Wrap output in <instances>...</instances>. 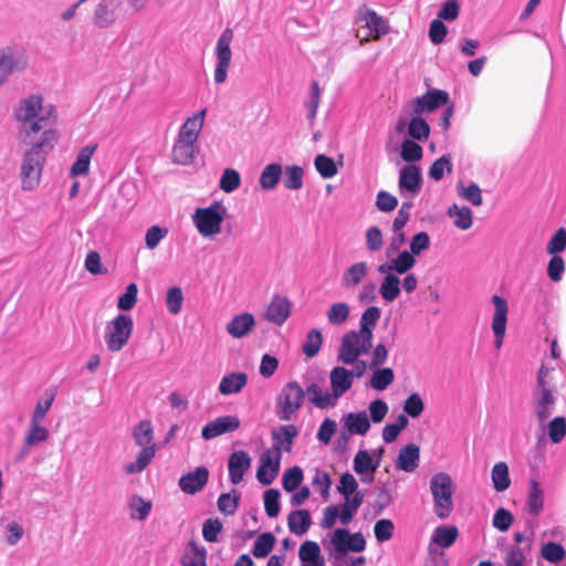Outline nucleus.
I'll list each match as a JSON object with an SVG mask.
<instances>
[{
  "label": "nucleus",
  "instance_id": "f257e3e1",
  "mask_svg": "<svg viewBox=\"0 0 566 566\" xmlns=\"http://www.w3.org/2000/svg\"><path fill=\"white\" fill-rule=\"evenodd\" d=\"M12 119L20 134L31 137L45 129L55 128L56 107L40 92L21 96L12 106Z\"/></svg>",
  "mask_w": 566,
  "mask_h": 566
},
{
  "label": "nucleus",
  "instance_id": "f03ea898",
  "mask_svg": "<svg viewBox=\"0 0 566 566\" xmlns=\"http://www.w3.org/2000/svg\"><path fill=\"white\" fill-rule=\"evenodd\" d=\"M60 139L56 128H49L40 134L39 139L23 154L20 166L21 188L32 191L40 185L48 154L54 149Z\"/></svg>",
  "mask_w": 566,
  "mask_h": 566
},
{
  "label": "nucleus",
  "instance_id": "7ed1b4c3",
  "mask_svg": "<svg viewBox=\"0 0 566 566\" xmlns=\"http://www.w3.org/2000/svg\"><path fill=\"white\" fill-rule=\"evenodd\" d=\"M133 439L140 450L134 461L124 465V472L128 475L138 474L146 470L158 450L154 441V428L149 420H142L134 427Z\"/></svg>",
  "mask_w": 566,
  "mask_h": 566
},
{
  "label": "nucleus",
  "instance_id": "20e7f679",
  "mask_svg": "<svg viewBox=\"0 0 566 566\" xmlns=\"http://www.w3.org/2000/svg\"><path fill=\"white\" fill-rule=\"evenodd\" d=\"M228 214L221 201H212L208 207L195 209L191 220L202 238L213 239L222 232V224Z\"/></svg>",
  "mask_w": 566,
  "mask_h": 566
},
{
  "label": "nucleus",
  "instance_id": "39448f33",
  "mask_svg": "<svg viewBox=\"0 0 566 566\" xmlns=\"http://www.w3.org/2000/svg\"><path fill=\"white\" fill-rule=\"evenodd\" d=\"M551 370L544 365L537 373V386L533 392L532 407L537 420L543 423L553 413L556 403L554 386L548 379Z\"/></svg>",
  "mask_w": 566,
  "mask_h": 566
},
{
  "label": "nucleus",
  "instance_id": "423d86ee",
  "mask_svg": "<svg viewBox=\"0 0 566 566\" xmlns=\"http://www.w3.org/2000/svg\"><path fill=\"white\" fill-rule=\"evenodd\" d=\"M430 492L433 497V511L436 515L446 520L453 511V482L448 473L439 472L430 479Z\"/></svg>",
  "mask_w": 566,
  "mask_h": 566
},
{
  "label": "nucleus",
  "instance_id": "0eeeda50",
  "mask_svg": "<svg viewBox=\"0 0 566 566\" xmlns=\"http://www.w3.org/2000/svg\"><path fill=\"white\" fill-rule=\"evenodd\" d=\"M134 321L129 314L119 313L105 326L104 340L111 353L120 352L129 342Z\"/></svg>",
  "mask_w": 566,
  "mask_h": 566
},
{
  "label": "nucleus",
  "instance_id": "6e6552de",
  "mask_svg": "<svg viewBox=\"0 0 566 566\" xmlns=\"http://www.w3.org/2000/svg\"><path fill=\"white\" fill-rule=\"evenodd\" d=\"M373 336L359 331H349L342 337L337 358L344 365H352L363 355L370 352L373 347Z\"/></svg>",
  "mask_w": 566,
  "mask_h": 566
},
{
  "label": "nucleus",
  "instance_id": "1a4fd4ad",
  "mask_svg": "<svg viewBox=\"0 0 566 566\" xmlns=\"http://www.w3.org/2000/svg\"><path fill=\"white\" fill-rule=\"evenodd\" d=\"M234 39V32L231 28H226L217 39L213 50L214 70L213 81L216 84H223L228 78L229 70L232 65L231 45Z\"/></svg>",
  "mask_w": 566,
  "mask_h": 566
},
{
  "label": "nucleus",
  "instance_id": "9d476101",
  "mask_svg": "<svg viewBox=\"0 0 566 566\" xmlns=\"http://www.w3.org/2000/svg\"><path fill=\"white\" fill-rule=\"evenodd\" d=\"M304 389L296 381L287 382L276 399V416L280 420H292L303 405Z\"/></svg>",
  "mask_w": 566,
  "mask_h": 566
},
{
  "label": "nucleus",
  "instance_id": "9b49d317",
  "mask_svg": "<svg viewBox=\"0 0 566 566\" xmlns=\"http://www.w3.org/2000/svg\"><path fill=\"white\" fill-rule=\"evenodd\" d=\"M364 497V493H356L353 500H344L340 504L326 506L323 512L321 526L329 530L337 521L343 525H348L363 504Z\"/></svg>",
  "mask_w": 566,
  "mask_h": 566
},
{
  "label": "nucleus",
  "instance_id": "f8f14e48",
  "mask_svg": "<svg viewBox=\"0 0 566 566\" xmlns=\"http://www.w3.org/2000/svg\"><path fill=\"white\" fill-rule=\"evenodd\" d=\"M357 23H361L356 31V36L359 38L360 41H368L370 39L378 40L388 32L386 20L367 7L359 8Z\"/></svg>",
  "mask_w": 566,
  "mask_h": 566
},
{
  "label": "nucleus",
  "instance_id": "ddd939ff",
  "mask_svg": "<svg viewBox=\"0 0 566 566\" xmlns=\"http://www.w3.org/2000/svg\"><path fill=\"white\" fill-rule=\"evenodd\" d=\"M384 449L365 450L360 449L356 452L353 460V470L359 475L363 483H373L375 473L380 467Z\"/></svg>",
  "mask_w": 566,
  "mask_h": 566
},
{
  "label": "nucleus",
  "instance_id": "4468645a",
  "mask_svg": "<svg viewBox=\"0 0 566 566\" xmlns=\"http://www.w3.org/2000/svg\"><path fill=\"white\" fill-rule=\"evenodd\" d=\"M493 305V314L491 319V328L494 335V347L500 349L503 346L509 318V302L501 295L494 294L491 297Z\"/></svg>",
  "mask_w": 566,
  "mask_h": 566
},
{
  "label": "nucleus",
  "instance_id": "2eb2a0df",
  "mask_svg": "<svg viewBox=\"0 0 566 566\" xmlns=\"http://www.w3.org/2000/svg\"><path fill=\"white\" fill-rule=\"evenodd\" d=\"M82 2H91L92 23L97 29H111L117 21V9L119 0H82Z\"/></svg>",
  "mask_w": 566,
  "mask_h": 566
},
{
  "label": "nucleus",
  "instance_id": "dca6fc26",
  "mask_svg": "<svg viewBox=\"0 0 566 566\" xmlns=\"http://www.w3.org/2000/svg\"><path fill=\"white\" fill-rule=\"evenodd\" d=\"M421 169L416 165H406L399 170L398 189L402 198L411 201L421 190Z\"/></svg>",
  "mask_w": 566,
  "mask_h": 566
},
{
  "label": "nucleus",
  "instance_id": "f3484780",
  "mask_svg": "<svg viewBox=\"0 0 566 566\" xmlns=\"http://www.w3.org/2000/svg\"><path fill=\"white\" fill-rule=\"evenodd\" d=\"M449 94L441 90H430L422 96L416 97L408 103L412 115L428 114L447 104Z\"/></svg>",
  "mask_w": 566,
  "mask_h": 566
},
{
  "label": "nucleus",
  "instance_id": "a211bd4d",
  "mask_svg": "<svg viewBox=\"0 0 566 566\" xmlns=\"http://www.w3.org/2000/svg\"><path fill=\"white\" fill-rule=\"evenodd\" d=\"M332 548L340 554L347 552H363L366 547V542L361 533L349 534L345 528H337L331 536Z\"/></svg>",
  "mask_w": 566,
  "mask_h": 566
},
{
  "label": "nucleus",
  "instance_id": "6ab92c4d",
  "mask_svg": "<svg viewBox=\"0 0 566 566\" xmlns=\"http://www.w3.org/2000/svg\"><path fill=\"white\" fill-rule=\"evenodd\" d=\"M282 455L277 450H264L260 455V465L256 470V479L263 485H270L276 479Z\"/></svg>",
  "mask_w": 566,
  "mask_h": 566
},
{
  "label": "nucleus",
  "instance_id": "aec40b11",
  "mask_svg": "<svg viewBox=\"0 0 566 566\" xmlns=\"http://www.w3.org/2000/svg\"><path fill=\"white\" fill-rule=\"evenodd\" d=\"M458 537L459 530L454 525H439L434 527L428 544L429 555H437L440 549L450 548Z\"/></svg>",
  "mask_w": 566,
  "mask_h": 566
},
{
  "label": "nucleus",
  "instance_id": "412c9836",
  "mask_svg": "<svg viewBox=\"0 0 566 566\" xmlns=\"http://www.w3.org/2000/svg\"><path fill=\"white\" fill-rule=\"evenodd\" d=\"M240 419L237 416H221L207 422L201 429L205 440H212L219 436L234 432L240 428Z\"/></svg>",
  "mask_w": 566,
  "mask_h": 566
},
{
  "label": "nucleus",
  "instance_id": "4be33fe9",
  "mask_svg": "<svg viewBox=\"0 0 566 566\" xmlns=\"http://www.w3.org/2000/svg\"><path fill=\"white\" fill-rule=\"evenodd\" d=\"M199 154L198 143L191 139L176 136L171 148V161L177 165H191Z\"/></svg>",
  "mask_w": 566,
  "mask_h": 566
},
{
  "label": "nucleus",
  "instance_id": "5701e85b",
  "mask_svg": "<svg viewBox=\"0 0 566 566\" xmlns=\"http://www.w3.org/2000/svg\"><path fill=\"white\" fill-rule=\"evenodd\" d=\"M292 313V303L285 296L274 295L264 310L263 317L275 325H283Z\"/></svg>",
  "mask_w": 566,
  "mask_h": 566
},
{
  "label": "nucleus",
  "instance_id": "b1692460",
  "mask_svg": "<svg viewBox=\"0 0 566 566\" xmlns=\"http://www.w3.org/2000/svg\"><path fill=\"white\" fill-rule=\"evenodd\" d=\"M252 458L244 450L233 451L228 460L229 480L232 484H240L244 474L251 469Z\"/></svg>",
  "mask_w": 566,
  "mask_h": 566
},
{
  "label": "nucleus",
  "instance_id": "393cba45",
  "mask_svg": "<svg viewBox=\"0 0 566 566\" xmlns=\"http://www.w3.org/2000/svg\"><path fill=\"white\" fill-rule=\"evenodd\" d=\"M417 260L412 253L407 250L398 253L396 258L389 259L378 266L379 273H394L395 275H403L416 265Z\"/></svg>",
  "mask_w": 566,
  "mask_h": 566
},
{
  "label": "nucleus",
  "instance_id": "a878e982",
  "mask_svg": "<svg viewBox=\"0 0 566 566\" xmlns=\"http://www.w3.org/2000/svg\"><path fill=\"white\" fill-rule=\"evenodd\" d=\"M331 394L338 403V400L344 396L353 386V374L342 366L334 367L329 373Z\"/></svg>",
  "mask_w": 566,
  "mask_h": 566
},
{
  "label": "nucleus",
  "instance_id": "bb28decb",
  "mask_svg": "<svg viewBox=\"0 0 566 566\" xmlns=\"http://www.w3.org/2000/svg\"><path fill=\"white\" fill-rule=\"evenodd\" d=\"M255 318L251 313L243 312L234 315L226 325L227 333L233 338L248 336L255 327Z\"/></svg>",
  "mask_w": 566,
  "mask_h": 566
},
{
  "label": "nucleus",
  "instance_id": "cd10ccee",
  "mask_svg": "<svg viewBox=\"0 0 566 566\" xmlns=\"http://www.w3.org/2000/svg\"><path fill=\"white\" fill-rule=\"evenodd\" d=\"M209 479V471L205 467H198L179 479V488L187 494H196L201 491Z\"/></svg>",
  "mask_w": 566,
  "mask_h": 566
},
{
  "label": "nucleus",
  "instance_id": "c85d7f7f",
  "mask_svg": "<svg viewBox=\"0 0 566 566\" xmlns=\"http://www.w3.org/2000/svg\"><path fill=\"white\" fill-rule=\"evenodd\" d=\"M420 462V448L415 443L402 447L397 455L395 467L399 471L413 472Z\"/></svg>",
  "mask_w": 566,
  "mask_h": 566
},
{
  "label": "nucleus",
  "instance_id": "c756f323",
  "mask_svg": "<svg viewBox=\"0 0 566 566\" xmlns=\"http://www.w3.org/2000/svg\"><path fill=\"white\" fill-rule=\"evenodd\" d=\"M344 430L350 436H366L370 430V420L366 411L349 412L342 418Z\"/></svg>",
  "mask_w": 566,
  "mask_h": 566
},
{
  "label": "nucleus",
  "instance_id": "7c9ffc66",
  "mask_svg": "<svg viewBox=\"0 0 566 566\" xmlns=\"http://www.w3.org/2000/svg\"><path fill=\"white\" fill-rule=\"evenodd\" d=\"M298 434V430L294 424H285L272 431L273 446L269 450H277V454L290 452L292 450L293 440Z\"/></svg>",
  "mask_w": 566,
  "mask_h": 566
},
{
  "label": "nucleus",
  "instance_id": "2f4dec72",
  "mask_svg": "<svg viewBox=\"0 0 566 566\" xmlns=\"http://www.w3.org/2000/svg\"><path fill=\"white\" fill-rule=\"evenodd\" d=\"M206 115L207 109L202 108L191 116H188L181 124L177 135L198 143L199 135L206 122Z\"/></svg>",
  "mask_w": 566,
  "mask_h": 566
},
{
  "label": "nucleus",
  "instance_id": "473e14b6",
  "mask_svg": "<svg viewBox=\"0 0 566 566\" xmlns=\"http://www.w3.org/2000/svg\"><path fill=\"white\" fill-rule=\"evenodd\" d=\"M21 62L13 49L0 48V88L8 82L11 74L20 70Z\"/></svg>",
  "mask_w": 566,
  "mask_h": 566
},
{
  "label": "nucleus",
  "instance_id": "72a5a7b5",
  "mask_svg": "<svg viewBox=\"0 0 566 566\" xmlns=\"http://www.w3.org/2000/svg\"><path fill=\"white\" fill-rule=\"evenodd\" d=\"M368 269V264L365 261L350 264L342 274V286L346 290L356 289L367 276Z\"/></svg>",
  "mask_w": 566,
  "mask_h": 566
},
{
  "label": "nucleus",
  "instance_id": "f704fd0d",
  "mask_svg": "<svg viewBox=\"0 0 566 566\" xmlns=\"http://www.w3.org/2000/svg\"><path fill=\"white\" fill-rule=\"evenodd\" d=\"M98 145L96 143L88 144L82 147L77 155L76 159L71 166L70 169V176L71 177H78V176H85L90 171L91 160L93 155L95 154Z\"/></svg>",
  "mask_w": 566,
  "mask_h": 566
},
{
  "label": "nucleus",
  "instance_id": "c9c22d12",
  "mask_svg": "<svg viewBox=\"0 0 566 566\" xmlns=\"http://www.w3.org/2000/svg\"><path fill=\"white\" fill-rule=\"evenodd\" d=\"M248 384V376L242 371H233L224 375L220 382L218 390L222 396H230L239 394Z\"/></svg>",
  "mask_w": 566,
  "mask_h": 566
},
{
  "label": "nucleus",
  "instance_id": "e433bc0d",
  "mask_svg": "<svg viewBox=\"0 0 566 566\" xmlns=\"http://www.w3.org/2000/svg\"><path fill=\"white\" fill-rule=\"evenodd\" d=\"M305 395L308 401L318 409L334 408L337 405L331 391L323 389L317 384H311L306 388Z\"/></svg>",
  "mask_w": 566,
  "mask_h": 566
},
{
  "label": "nucleus",
  "instance_id": "4c0bfd02",
  "mask_svg": "<svg viewBox=\"0 0 566 566\" xmlns=\"http://www.w3.org/2000/svg\"><path fill=\"white\" fill-rule=\"evenodd\" d=\"M545 494L539 483L535 480L530 482L527 499H526V511L533 516H537L544 509Z\"/></svg>",
  "mask_w": 566,
  "mask_h": 566
},
{
  "label": "nucleus",
  "instance_id": "58836bf2",
  "mask_svg": "<svg viewBox=\"0 0 566 566\" xmlns=\"http://www.w3.org/2000/svg\"><path fill=\"white\" fill-rule=\"evenodd\" d=\"M381 274L384 277L379 285V294L385 302L391 303L396 301L401 293L400 279L394 273L387 272Z\"/></svg>",
  "mask_w": 566,
  "mask_h": 566
},
{
  "label": "nucleus",
  "instance_id": "ea45409f",
  "mask_svg": "<svg viewBox=\"0 0 566 566\" xmlns=\"http://www.w3.org/2000/svg\"><path fill=\"white\" fill-rule=\"evenodd\" d=\"M283 175V168L281 164L271 163L266 165L259 177V185L262 190L271 191L280 182Z\"/></svg>",
  "mask_w": 566,
  "mask_h": 566
},
{
  "label": "nucleus",
  "instance_id": "a19ab883",
  "mask_svg": "<svg viewBox=\"0 0 566 566\" xmlns=\"http://www.w3.org/2000/svg\"><path fill=\"white\" fill-rule=\"evenodd\" d=\"M447 214L460 230H468L473 224V213L469 207L453 203L448 208Z\"/></svg>",
  "mask_w": 566,
  "mask_h": 566
},
{
  "label": "nucleus",
  "instance_id": "79ce46f5",
  "mask_svg": "<svg viewBox=\"0 0 566 566\" xmlns=\"http://www.w3.org/2000/svg\"><path fill=\"white\" fill-rule=\"evenodd\" d=\"M55 397L56 389L52 387L46 388L44 392L41 395V397L38 399L30 419L43 422L55 400Z\"/></svg>",
  "mask_w": 566,
  "mask_h": 566
},
{
  "label": "nucleus",
  "instance_id": "37998d69",
  "mask_svg": "<svg viewBox=\"0 0 566 566\" xmlns=\"http://www.w3.org/2000/svg\"><path fill=\"white\" fill-rule=\"evenodd\" d=\"M153 504L149 500L134 494L128 500L129 517L135 521H145L151 512Z\"/></svg>",
  "mask_w": 566,
  "mask_h": 566
},
{
  "label": "nucleus",
  "instance_id": "c03bdc74",
  "mask_svg": "<svg viewBox=\"0 0 566 566\" xmlns=\"http://www.w3.org/2000/svg\"><path fill=\"white\" fill-rule=\"evenodd\" d=\"M311 523V515L305 510L293 511L287 518L290 532L298 536L308 531Z\"/></svg>",
  "mask_w": 566,
  "mask_h": 566
},
{
  "label": "nucleus",
  "instance_id": "a18cd8bd",
  "mask_svg": "<svg viewBox=\"0 0 566 566\" xmlns=\"http://www.w3.org/2000/svg\"><path fill=\"white\" fill-rule=\"evenodd\" d=\"M207 551L203 546L190 542L181 558L182 566H207Z\"/></svg>",
  "mask_w": 566,
  "mask_h": 566
},
{
  "label": "nucleus",
  "instance_id": "49530a36",
  "mask_svg": "<svg viewBox=\"0 0 566 566\" xmlns=\"http://www.w3.org/2000/svg\"><path fill=\"white\" fill-rule=\"evenodd\" d=\"M491 480L495 491H506L511 485L509 465L502 461L495 463L491 471Z\"/></svg>",
  "mask_w": 566,
  "mask_h": 566
},
{
  "label": "nucleus",
  "instance_id": "de8ad7c7",
  "mask_svg": "<svg viewBox=\"0 0 566 566\" xmlns=\"http://www.w3.org/2000/svg\"><path fill=\"white\" fill-rule=\"evenodd\" d=\"M373 374L369 380V385L373 389L377 391H382L387 389L395 379V374L391 368L385 367V368H374L371 369Z\"/></svg>",
  "mask_w": 566,
  "mask_h": 566
},
{
  "label": "nucleus",
  "instance_id": "09e8293b",
  "mask_svg": "<svg viewBox=\"0 0 566 566\" xmlns=\"http://www.w3.org/2000/svg\"><path fill=\"white\" fill-rule=\"evenodd\" d=\"M457 192L462 199L475 207H480L483 202L481 189L475 182L465 184L464 181H459Z\"/></svg>",
  "mask_w": 566,
  "mask_h": 566
},
{
  "label": "nucleus",
  "instance_id": "8fccbe9b",
  "mask_svg": "<svg viewBox=\"0 0 566 566\" xmlns=\"http://www.w3.org/2000/svg\"><path fill=\"white\" fill-rule=\"evenodd\" d=\"M50 437L49 429L42 424V421L30 419L29 428L24 436V440L28 444L36 446L46 441Z\"/></svg>",
  "mask_w": 566,
  "mask_h": 566
},
{
  "label": "nucleus",
  "instance_id": "3c124183",
  "mask_svg": "<svg viewBox=\"0 0 566 566\" xmlns=\"http://www.w3.org/2000/svg\"><path fill=\"white\" fill-rule=\"evenodd\" d=\"M283 184L289 190H300L303 187L304 170L296 165L286 166L283 171Z\"/></svg>",
  "mask_w": 566,
  "mask_h": 566
},
{
  "label": "nucleus",
  "instance_id": "603ef678",
  "mask_svg": "<svg viewBox=\"0 0 566 566\" xmlns=\"http://www.w3.org/2000/svg\"><path fill=\"white\" fill-rule=\"evenodd\" d=\"M381 315L380 308L377 306H369L360 317L359 332L374 337V328Z\"/></svg>",
  "mask_w": 566,
  "mask_h": 566
},
{
  "label": "nucleus",
  "instance_id": "864d4df0",
  "mask_svg": "<svg viewBox=\"0 0 566 566\" xmlns=\"http://www.w3.org/2000/svg\"><path fill=\"white\" fill-rule=\"evenodd\" d=\"M430 134V126L421 117V115H415L408 124V135L416 140H426Z\"/></svg>",
  "mask_w": 566,
  "mask_h": 566
},
{
  "label": "nucleus",
  "instance_id": "5fc2aeb1",
  "mask_svg": "<svg viewBox=\"0 0 566 566\" xmlns=\"http://www.w3.org/2000/svg\"><path fill=\"white\" fill-rule=\"evenodd\" d=\"M541 557L551 564H558L566 557V551L562 544L547 542L541 548Z\"/></svg>",
  "mask_w": 566,
  "mask_h": 566
},
{
  "label": "nucleus",
  "instance_id": "6e6d98bb",
  "mask_svg": "<svg viewBox=\"0 0 566 566\" xmlns=\"http://www.w3.org/2000/svg\"><path fill=\"white\" fill-rule=\"evenodd\" d=\"M241 185V176L233 168H226L219 180V188L226 193L234 192Z\"/></svg>",
  "mask_w": 566,
  "mask_h": 566
},
{
  "label": "nucleus",
  "instance_id": "4d7b16f0",
  "mask_svg": "<svg viewBox=\"0 0 566 566\" xmlns=\"http://www.w3.org/2000/svg\"><path fill=\"white\" fill-rule=\"evenodd\" d=\"M400 156L406 163H416L423 156L422 147L412 139H405L401 143Z\"/></svg>",
  "mask_w": 566,
  "mask_h": 566
},
{
  "label": "nucleus",
  "instance_id": "13d9d810",
  "mask_svg": "<svg viewBox=\"0 0 566 566\" xmlns=\"http://www.w3.org/2000/svg\"><path fill=\"white\" fill-rule=\"evenodd\" d=\"M275 537L271 533H263L254 542L252 554L256 558L266 557L273 549Z\"/></svg>",
  "mask_w": 566,
  "mask_h": 566
},
{
  "label": "nucleus",
  "instance_id": "bf43d9fd",
  "mask_svg": "<svg viewBox=\"0 0 566 566\" xmlns=\"http://www.w3.org/2000/svg\"><path fill=\"white\" fill-rule=\"evenodd\" d=\"M240 493L233 490L229 493H222L218 499V509L224 515H233L238 510Z\"/></svg>",
  "mask_w": 566,
  "mask_h": 566
},
{
  "label": "nucleus",
  "instance_id": "052dcab7",
  "mask_svg": "<svg viewBox=\"0 0 566 566\" xmlns=\"http://www.w3.org/2000/svg\"><path fill=\"white\" fill-rule=\"evenodd\" d=\"M337 491L344 496V500H353L356 493H360L358 491L357 480L349 472H345L340 475Z\"/></svg>",
  "mask_w": 566,
  "mask_h": 566
},
{
  "label": "nucleus",
  "instance_id": "680f3d73",
  "mask_svg": "<svg viewBox=\"0 0 566 566\" xmlns=\"http://www.w3.org/2000/svg\"><path fill=\"white\" fill-rule=\"evenodd\" d=\"M350 308L344 302L334 303L326 313L327 321L332 325H342L349 317Z\"/></svg>",
  "mask_w": 566,
  "mask_h": 566
},
{
  "label": "nucleus",
  "instance_id": "e2e57ef3",
  "mask_svg": "<svg viewBox=\"0 0 566 566\" xmlns=\"http://www.w3.org/2000/svg\"><path fill=\"white\" fill-rule=\"evenodd\" d=\"M452 171V163L450 155H443L437 160L433 161L431 167L429 168V177L434 180L439 181L443 178L444 174H450Z\"/></svg>",
  "mask_w": 566,
  "mask_h": 566
},
{
  "label": "nucleus",
  "instance_id": "0e129e2a",
  "mask_svg": "<svg viewBox=\"0 0 566 566\" xmlns=\"http://www.w3.org/2000/svg\"><path fill=\"white\" fill-rule=\"evenodd\" d=\"M138 287L136 283H129L125 292L118 297L117 308L122 312L133 310L137 303Z\"/></svg>",
  "mask_w": 566,
  "mask_h": 566
},
{
  "label": "nucleus",
  "instance_id": "69168bd1",
  "mask_svg": "<svg viewBox=\"0 0 566 566\" xmlns=\"http://www.w3.org/2000/svg\"><path fill=\"white\" fill-rule=\"evenodd\" d=\"M317 172L325 179L334 177L338 169L333 158L326 155H317L314 159Z\"/></svg>",
  "mask_w": 566,
  "mask_h": 566
},
{
  "label": "nucleus",
  "instance_id": "338daca9",
  "mask_svg": "<svg viewBox=\"0 0 566 566\" xmlns=\"http://www.w3.org/2000/svg\"><path fill=\"white\" fill-rule=\"evenodd\" d=\"M184 304V293L178 286H172L167 290L166 305L170 314L177 315L181 312Z\"/></svg>",
  "mask_w": 566,
  "mask_h": 566
},
{
  "label": "nucleus",
  "instance_id": "774afa93",
  "mask_svg": "<svg viewBox=\"0 0 566 566\" xmlns=\"http://www.w3.org/2000/svg\"><path fill=\"white\" fill-rule=\"evenodd\" d=\"M304 479L303 471L300 467L287 469L282 478V485L286 492L295 491Z\"/></svg>",
  "mask_w": 566,
  "mask_h": 566
}]
</instances>
